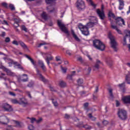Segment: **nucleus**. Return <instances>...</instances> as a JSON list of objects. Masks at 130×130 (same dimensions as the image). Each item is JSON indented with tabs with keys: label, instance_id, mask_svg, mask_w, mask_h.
<instances>
[{
	"label": "nucleus",
	"instance_id": "nucleus-1",
	"mask_svg": "<svg viewBox=\"0 0 130 130\" xmlns=\"http://www.w3.org/2000/svg\"><path fill=\"white\" fill-rule=\"evenodd\" d=\"M90 22L87 23L85 25H82V23H79L78 24V28L82 32L83 35L85 36H88L89 35V28H92L96 24H98V20L97 18L94 16L90 17L89 18Z\"/></svg>",
	"mask_w": 130,
	"mask_h": 130
},
{
	"label": "nucleus",
	"instance_id": "nucleus-2",
	"mask_svg": "<svg viewBox=\"0 0 130 130\" xmlns=\"http://www.w3.org/2000/svg\"><path fill=\"white\" fill-rule=\"evenodd\" d=\"M25 57L27 58H28V59H29V60L31 61L33 66H34L36 70L37 75H38V76H39L41 81H42L43 82H44V83H45V82H46V79H45L44 77L42 76V75L40 73V71H39V70H38V68H37V67L36 66V64L35 63V62H34V60H33V59L30 58V56H29L28 55H25Z\"/></svg>",
	"mask_w": 130,
	"mask_h": 130
},
{
	"label": "nucleus",
	"instance_id": "nucleus-3",
	"mask_svg": "<svg viewBox=\"0 0 130 130\" xmlns=\"http://www.w3.org/2000/svg\"><path fill=\"white\" fill-rule=\"evenodd\" d=\"M108 17L109 18H113V19H114V20H115L116 22V24H117L118 25H119V26H120V25H121V24L120 23H119V22H122V24L124 25H125V22L124 21V20H123V19L121 18V17H115V15L114 14V13H113L112 12V11H109L108 13Z\"/></svg>",
	"mask_w": 130,
	"mask_h": 130
},
{
	"label": "nucleus",
	"instance_id": "nucleus-4",
	"mask_svg": "<svg viewBox=\"0 0 130 130\" xmlns=\"http://www.w3.org/2000/svg\"><path fill=\"white\" fill-rule=\"evenodd\" d=\"M93 46L96 49H99L102 51L105 50V45H104V44H103V42L99 40L95 39L93 40Z\"/></svg>",
	"mask_w": 130,
	"mask_h": 130
},
{
	"label": "nucleus",
	"instance_id": "nucleus-5",
	"mask_svg": "<svg viewBox=\"0 0 130 130\" xmlns=\"http://www.w3.org/2000/svg\"><path fill=\"white\" fill-rule=\"evenodd\" d=\"M117 115L118 117L121 119V120H126L127 118V113L124 109H118Z\"/></svg>",
	"mask_w": 130,
	"mask_h": 130
},
{
	"label": "nucleus",
	"instance_id": "nucleus-6",
	"mask_svg": "<svg viewBox=\"0 0 130 130\" xmlns=\"http://www.w3.org/2000/svg\"><path fill=\"white\" fill-rule=\"evenodd\" d=\"M57 24L58 27L60 28L61 31L65 33V34H67V37H69L70 36V32H69L68 28L66 27V25H64V24L61 22V20H57Z\"/></svg>",
	"mask_w": 130,
	"mask_h": 130
},
{
	"label": "nucleus",
	"instance_id": "nucleus-7",
	"mask_svg": "<svg viewBox=\"0 0 130 130\" xmlns=\"http://www.w3.org/2000/svg\"><path fill=\"white\" fill-rule=\"evenodd\" d=\"M108 37L110 40L111 47L113 48L114 51H117V42H116L115 38L110 34H109Z\"/></svg>",
	"mask_w": 130,
	"mask_h": 130
},
{
	"label": "nucleus",
	"instance_id": "nucleus-8",
	"mask_svg": "<svg viewBox=\"0 0 130 130\" xmlns=\"http://www.w3.org/2000/svg\"><path fill=\"white\" fill-rule=\"evenodd\" d=\"M96 12L101 20H104L105 18V13H104V5H102L101 10L100 9H96Z\"/></svg>",
	"mask_w": 130,
	"mask_h": 130
},
{
	"label": "nucleus",
	"instance_id": "nucleus-9",
	"mask_svg": "<svg viewBox=\"0 0 130 130\" xmlns=\"http://www.w3.org/2000/svg\"><path fill=\"white\" fill-rule=\"evenodd\" d=\"M109 20L111 23V27L112 28V29L116 30V31L118 32V34H122V33L121 32V30L118 29L117 26L115 25V21L113 20H112L111 18H110Z\"/></svg>",
	"mask_w": 130,
	"mask_h": 130
},
{
	"label": "nucleus",
	"instance_id": "nucleus-10",
	"mask_svg": "<svg viewBox=\"0 0 130 130\" xmlns=\"http://www.w3.org/2000/svg\"><path fill=\"white\" fill-rule=\"evenodd\" d=\"M76 7L79 11L83 10V9H85V2L83 1V0H78Z\"/></svg>",
	"mask_w": 130,
	"mask_h": 130
},
{
	"label": "nucleus",
	"instance_id": "nucleus-11",
	"mask_svg": "<svg viewBox=\"0 0 130 130\" xmlns=\"http://www.w3.org/2000/svg\"><path fill=\"white\" fill-rule=\"evenodd\" d=\"M0 69H1V70H3V71H4V72H6V73H7V75H8L9 76H13V72H11V70H10L8 68H6V67H5L3 65H1Z\"/></svg>",
	"mask_w": 130,
	"mask_h": 130
},
{
	"label": "nucleus",
	"instance_id": "nucleus-12",
	"mask_svg": "<svg viewBox=\"0 0 130 130\" xmlns=\"http://www.w3.org/2000/svg\"><path fill=\"white\" fill-rule=\"evenodd\" d=\"M124 104H130V95L124 96L122 98Z\"/></svg>",
	"mask_w": 130,
	"mask_h": 130
},
{
	"label": "nucleus",
	"instance_id": "nucleus-13",
	"mask_svg": "<svg viewBox=\"0 0 130 130\" xmlns=\"http://www.w3.org/2000/svg\"><path fill=\"white\" fill-rule=\"evenodd\" d=\"M3 107L5 111H12L13 110L12 106H10V105L7 103L4 104Z\"/></svg>",
	"mask_w": 130,
	"mask_h": 130
},
{
	"label": "nucleus",
	"instance_id": "nucleus-14",
	"mask_svg": "<svg viewBox=\"0 0 130 130\" xmlns=\"http://www.w3.org/2000/svg\"><path fill=\"white\" fill-rule=\"evenodd\" d=\"M42 19H43L45 21H47L48 19H49V16H48V14L46 13L45 12H43L40 15Z\"/></svg>",
	"mask_w": 130,
	"mask_h": 130
},
{
	"label": "nucleus",
	"instance_id": "nucleus-15",
	"mask_svg": "<svg viewBox=\"0 0 130 130\" xmlns=\"http://www.w3.org/2000/svg\"><path fill=\"white\" fill-rule=\"evenodd\" d=\"M102 62L99 60H96V63H95V66L93 67V71H98L99 70V66L101 64Z\"/></svg>",
	"mask_w": 130,
	"mask_h": 130
},
{
	"label": "nucleus",
	"instance_id": "nucleus-16",
	"mask_svg": "<svg viewBox=\"0 0 130 130\" xmlns=\"http://www.w3.org/2000/svg\"><path fill=\"white\" fill-rule=\"evenodd\" d=\"M19 104L21 105H27L28 104V102H27V100H26L25 98H20L19 99Z\"/></svg>",
	"mask_w": 130,
	"mask_h": 130
},
{
	"label": "nucleus",
	"instance_id": "nucleus-17",
	"mask_svg": "<svg viewBox=\"0 0 130 130\" xmlns=\"http://www.w3.org/2000/svg\"><path fill=\"white\" fill-rule=\"evenodd\" d=\"M71 33L73 38L75 39V40H76V41H77V42H80L81 41V40L79 38V37H78V36L76 35L74 30H71Z\"/></svg>",
	"mask_w": 130,
	"mask_h": 130
},
{
	"label": "nucleus",
	"instance_id": "nucleus-18",
	"mask_svg": "<svg viewBox=\"0 0 130 130\" xmlns=\"http://www.w3.org/2000/svg\"><path fill=\"white\" fill-rule=\"evenodd\" d=\"M119 10H120V11L123 10V8L124 7V1H123V0H119Z\"/></svg>",
	"mask_w": 130,
	"mask_h": 130
},
{
	"label": "nucleus",
	"instance_id": "nucleus-19",
	"mask_svg": "<svg viewBox=\"0 0 130 130\" xmlns=\"http://www.w3.org/2000/svg\"><path fill=\"white\" fill-rule=\"evenodd\" d=\"M45 60L48 64V66H49V64L50 63V62L51 60H53V56H50V57L47 56L45 58Z\"/></svg>",
	"mask_w": 130,
	"mask_h": 130
},
{
	"label": "nucleus",
	"instance_id": "nucleus-20",
	"mask_svg": "<svg viewBox=\"0 0 130 130\" xmlns=\"http://www.w3.org/2000/svg\"><path fill=\"white\" fill-rule=\"evenodd\" d=\"M39 64L41 66V68L42 69L43 71L45 72L46 71V68L45 67V65H44V63L43 61L41 60H39Z\"/></svg>",
	"mask_w": 130,
	"mask_h": 130
},
{
	"label": "nucleus",
	"instance_id": "nucleus-21",
	"mask_svg": "<svg viewBox=\"0 0 130 130\" xmlns=\"http://www.w3.org/2000/svg\"><path fill=\"white\" fill-rule=\"evenodd\" d=\"M22 82H27L28 81V75L27 74H23L21 77Z\"/></svg>",
	"mask_w": 130,
	"mask_h": 130
},
{
	"label": "nucleus",
	"instance_id": "nucleus-22",
	"mask_svg": "<svg viewBox=\"0 0 130 130\" xmlns=\"http://www.w3.org/2000/svg\"><path fill=\"white\" fill-rule=\"evenodd\" d=\"M5 120H9V119H8L6 116L0 117V122H2L3 124H7V123L3 122L5 121Z\"/></svg>",
	"mask_w": 130,
	"mask_h": 130
},
{
	"label": "nucleus",
	"instance_id": "nucleus-23",
	"mask_svg": "<svg viewBox=\"0 0 130 130\" xmlns=\"http://www.w3.org/2000/svg\"><path fill=\"white\" fill-rule=\"evenodd\" d=\"M75 74H76V71H73L71 75H69L67 76L68 79L69 80H72L73 77L75 76Z\"/></svg>",
	"mask_w": 130,
	"mask_h": 130
},
{
	"label": "nucleus",
	"instance_id": "nucleus-24",
	"mask_svg": "<svg viewBox=\"0 0 130 130\" xmlns=\"http://www.w3.org/2000/svg\"><path fill=\"white\" fill-rule=\"evenodd\" d=\"M20 44L21 46L24 48V49L28 50V47H27V45H26V44H25V43H24L23 42H21Z\"/></svg>",
	"mask_w": 130,
	"mask_h": 130
},
{
	"label": "nucleus",
	"instance_id": "nucleus-25",
	"mask_svg": "<svg viewBox=\"0 0 130 130\" xmlns=\"http://www.w3.org/2000/svg\"><path fill=\"white\" fill-rule=\"evenodd\" d=\"M15 123L16 124V125L15 126L16 127H21L22 126V125H21V122L19 121H15Z\"/></svg>",
	"mask_w": 130,
	"mask_h": 130
},
{
	"label": "nucleus",
	"instance_id": "nucleus-26",
	"mask_svg": "<svg viewBox=\"0 0 130 130\" xmlns=\"http://www.w3.org/2000/svg\"><path fill=\"white\" fill-rule=\"evenodd\" d=\"M118 87L120 88V89H122V88L125 87V82H123L121 84H120L118 85Z\"/></svg>",
	"mask_w": 130,
	"mask_h": 130
},
{
	"label": "nucleus",
	"instance_id": "nucleus-27",
	"mask_svg": "<svg viewBox=\"0 0 130 130\" xmlns=\"http://www.w3.org/2000/svg\"><path fill=\"white\" fill-rule=\"evenodd\" d=\"M0 22L3 25H6L7 26H9V23L6 20H3V21H2V20H0Z\"/></svg>",
	"mask_w": 130,
	"mask_h": 130
},
{
	"label": "nucleus",
	"instance_id": "nucleus-28",
	"mask_svg": "<svg viewBox=\"0 0 130 130\" xmlns=\"http://www.w3.org/2000/svg\"><path fill=\"white\" fill-rule=\"evenodd\" d=\"M59 86H60L62 88H63L67 86V83L63 81H60L59 82Z\"/></svg>",
	"mask_w": 130,
	"mask_h": 130
},
{
	"label": "nucleus",
	"instance_id": "nucleus-29",
	"mask_svg": "<svg viewBox=\"0 0 130 130\" xmlns=\"http://www.w3.org/2000/svg\"><path fill=\"white\" fill-rule=\"evenodd\" d=\"M88 115L89 118L91 119V120H95L96 118H95L94 116H93V115H92V114L89 113V114H88Z\"/></svg>",
	"mask_w": 130,
	"mask_h": 130
},
{
	"label": "nucleus",
	"instance_id": "nucleus-30",
	"mask_svg": "<svg viewBox=\"0 0 130 130\" xmlns=\"http://www.w3.org/2000/svg\"><path fill=\"white\" fill-rule=\"evenodd\" d=\"M109 94H110V99H113V93H112V89H110L109 90Z\"/></svg>",
	"mask_w": 130,
	"mask_h": 130
},
{
	"label": "nucleus",
	"instance_id": "nucleus-31",
	"mask_svg": "<svg viewBox=\"0 0 130 130\" xmlns=\"http://www.w3.org/2000/svg\"><path fill=\"white\" fill-rule=\"evenodd\" d=\"M77 83L78 86H82V84H83V79H79L77 80Z\"/></svg>",
	"mask_w": 130,
	"mask_h": 130
},
{
	"label": "nucleus",
	"instance_id": "nucleus-32",
	"mask_svg": "<svg viewBox=\"0 0 130 130\" xmlns=\"http://www.w3.org/2000/svg\"><path fill=\"white\" fill-rule=\"evenodd\" d=\"M83 127H84V128H86V129H91V128H92V126H91L87 124L83 125Z\"/></svg>",
	"mask_w": 130,
	"mask_h": 130
},
{
	"label": "nucleus",
	"instance_id": "nucleus-33",
	"mask_svg": "<svg viewBox=\"0 0 130 130\" xmlns=\"http://www.w3.org/2000/svg\"><path fill=\"white\" fill-rule=\"evenodd\" d=\"M47 5H51L55 0H45Z\"/></svg>",
	"mask_w": 130,
	"mask_h": 130
},
{
	"label": "nucleus",
	"instance_id": "nucleus-34",
	"mask_svg": "<svg viewBox=\"0 0 130 130\" xmlns=\"http://www.w3.org/2000/svg\"><path fill=\"white\" fill-rule=\"evenodd\" d=\"M13 21H14V23L19 24V23H20L21 20L20 19L13 18Z\"/></svg>",
	"mask_w": 130,
	"mask_h": 130
},
{
	"label": "nucleus",
	"instance_id": "nucleus-35",
	"mask_svg": "<svg viewBox=\"0 0 130 130\" xmlns=\"http://www.w3.org/2000/svg\"><path fill=\"white\" fill-rule=\"evenodd\" d=\"M78 60H79V61H81V62H82V63H83V64H84V66H87V62H83V59L82 58V57H80L78 58Z\"/></svg>",
	"mask_w": 130,
	"mask_h": 130
},
{
	"label": "nucleus",
	"instance_id": "nucleus-36",
	"mask_svg": "<svg viewBox=\"0 0 130 130\" xmlns=\"http://www.w3.org/2000/svg\"><path fill=\"white\" fill-rule=\"evenodd\" d=\"M129 75H126L125 77V81L127 82V84H130V82L129 81Z\"/></svg>",
	"mask_w": 130,
	"mask_h": 130
},
{
	"label": "nucleus",
	"instance_id": "nucleus-37",
	"mask_svg": "<svg viewBox=\"0 0 130 130\" xmlns=\"http://www.w3.org/2000/svg\"><path fill=\"white\" fill-rule=\"evenodd\" d=\"M47 44H48L45 42H43V43H40L38 46V47H41V46H42L43 45H47Z\"/></svg>",
	"mask_w": 130,
	"mask_h": 130
},
{
	"label": "nucleus",
	"instance_id": "nucleus-38",
	"mask_svg": "<svg viewBox=\"0 0 130 130\" xmlns=\"http://www.w3.org/2000/svg\"><path fill=\"white\" fill-rule=\"evenodd\" d=\"M21 30L25 31V32H28V29L26 28V26H25V25L21 26Z\"/></svg>",
	"mask_w": 130,
	"mask_h": 130
},
{
	"label": "nucleus",
	"instance_id": "nucleus-39",
	"mask_svg": "<svg viewBox=\"0 0 130 130\" xmlns=\"http://www.w3.org/2000/svg\"><path fill=\"white\" fill-rule=\"evenodd\" d=\"M9 8L11 9V11H15V6L13 4H10L9 5Z\"/></svg>",
	"mask_w": 130,
	"mask_h": 130
},
{
	"label": "nucleus",
	"instance_id": "nucleus-40",
	"mask_svg": "<svg viewBox=\"0 0 130 130\" xmlns=\"http://www.w3.org/2000/svg\"><path fill=\"white\" fill-rule=\"evenodd\" d=\"M87 2H89L92 7H96V5L94 4V3L92 2V0H86Z\"/></svg>",
	"mask_w": 130,
	"mask_h": 130
},
{
	"label": "nucleus",
	"instance_id": "nucleus-41",
	"mask_svg": "<svg viewBox=\"0 0 130 130\" xmlns=\"http://www.w3.org/2000/svg\"><path fill=\"white\" fill-rule=\"evenodd\" d=\"M61 70L64 74H66V73H67V68H64L62 67V66H61Z\"/></svg>",
	"mask_w": 130,
	"mask_h": 130
},
{
	"label": "nucleus",
	"instance_id": "nucleus-42",
	"mask_svg": "<svg viewBox=\"0 0 130 130\" xmlns=\"http://www.w3.org/2000/svg\"><path fill=\"white\" fill-rule=\"evenodd\" d=\"M5 41L7 43H8L11 41V39L10 38V37H7V38H6Z\"/></svg>",
	"mask_w": 130,
	"mask_h": 130
},
{
	"label": "nucleus",
	"instance_id": "nucleus-43",
	"mask_svg": "<svg viewBox=\"0 0 130 130\" xmlns=\"http://www.w3.org/2000/svg\"><path fill=\"white\" fill-rule=\"evenodd\" d=\"M16 67H18V69H20V70H24V68L21 66V64H16Z\"/></svg>",
	"mask_w": 130,
	"mask_h": 130
},
{
	"label": "nucleus",
	"instance_id": "nucleus-44",
	"mask_svg": "<svg viewBox=\"0 0 130 130\" xmlns=\"http://www.w3.org/2000/svg\"><path fill=\"white\" fill-rule=\"evenodd\" d=\"M123 45H126V37H124Z\"/></svg>",
	"mask_w": 130,
	"mask_h": 130
},
{
	"label": "nucleus",
	"instance_id": "nucleus-45",
	"mask_svg": "<svg viewBox=\"0 0 130 130\" xmlns=\"http://www.w3.org/2000/svg\"><path fill=\"white\" fill-rule=\"evenodd\" d=\"M28 129L34 130V126H33V125H29L28 126Z\"/></svg>",
	"mask_w": 130,
	"mask_h": 130
},
{
	"label": "nucleus",
	"instance_id": "nucleus-46",
	"mask_svg": "<svg viewBox=\"0 0 130 130\" xmlns=\"http://www.w3.org/2000/svg\"><path fill=\"white\" fill-rule=\"evenodd\" d=\"M125 37H130V30L126 31Z\"/></svg>",
	"mask_w": 130,
	"mask_h": 130
},
{
	"label": "nucleus",
	"instance_id": "nucleus-47",
	"mask_svg": "<svg viewBox=\"0 0 130 130\" xmlns=\"http://www.w3.org/2000/svg\"><path fill=\"white\" fill-rule=\"evenodd\" d=\"M12 103H13L14 104H17L18 103H19V102H18L17 101V100H12Z\"/></svg>",
	"mask_w": 130,
	"mask_h": 130
},
{
	"label": "nucleus",
	"instance_id": "nucleus-48",
	"mask_svg": "<svg viewBox=\"0 0 130 130\" xmlns=\"http://www.w3.org/2000/svg\"><path fill=\"white\" fill-rule=\"evenodd\" d=\"M103 124H104V125H107V124H108V121L107 120H104L103 121Z\"/></svg>",
	"mask_w": 130,
	"mask_h": 130
},
{
	"label": "nucleus",
	"instance_id": "nucleus-49",
	"mask_svg": "<svg viewBox=\"0 0 130 130\" xmlns=\"http://www.w3.org/2000/svg\"><path fill=\"white\" fill-rule=\"evenodd\" d=\"M66 53L67 54H68V55H70V56L72 55V53L71 52V51L69 50H67L66 51Z\"/></svg>",
	"mask_w": 130,
	"mask_h": 130
},
{
	"label": "nucleus",
	"instance_id": "nucleus-50",
	"mask_svg": "<svg viewBox=\"0 0 130 130\" xmlns=\"http://www.w3.org/2000/svg\"><path fill=\"white\" fill-rule=\"evenodd\" d=\"M120 105V103L118 101H116V107H118Z\"/></svg>",
	"mask_w": 130,
	"mask_h": 130
},
{
	"label": "nucleus",
	"instance_id": "nucleus-51",
	"mask_svg": "<svg viewBox=\"0 0 130 130\" xmlns=\"http://www.w3.org/2000/svg\"><path fill=\"white\" fill-rule=\"evenodd\" d=\"M30 121L31 123H34V121H36V118H32L30 119Z\"/></svg>",
	"mask_w": 130,
	"mask_h": 130
},
{
	"label": "nucleus",
	"instance_id": "nucleus-52",
	"mask_svg": "<svg viewBox=\"0 0 130 130\" xmlns=\"http://www.w3.org/2000/svg\"><path fill=\"white\" fill-rule=\"evenodd\" d=\"M13 26L15 28H18V27H19V23H17L14 22V24H13Z\"/></svg>",
	"mask_w": 130,
	"mask_h": 130
},
{
	"label": "nucleus",
	"instance_id": "nucleus-53",
	"mask_svg": "<svg viewBox=\"0 0 130 130\" xmlns=\"http://www.w3.org/2000/svg\"><path fill=\"white\" fill-rule=\"evenodd\" d=\"M55 58H56V61H59V60H60L61 57L59 56H56Z\"/></svg>",
	"mask_w": 130,
	"mask_h": 130
},
{
	"label": "nucleus",
	"instance_id": "nucleus-54",
	"mask_svg": "<svg viewBox=\"0 0 130 130\" xmlns=\"http://www.w3.org/2000/svg\"><path fill=\"white\" fill-rule=\"evenodd\" d=\"M12 44H13L14 45H19V43H18V41H13L12 42Z\"/></svg>",
	"mask_w": 130,
	"mask_h": 130
},
{
	"label": "nucleus",
	"instance_id": "nucleus-55",
	"mask_svg": "<svg viewBox=\"0 0 130 130\" xmlns=\"http://www.w3.org/2000/svg\"><path fill=\"white\" fill-rule=\"evenodd\" d=\"M42 121V118H39L38 120H36L37 123H39L40 122H41Z\"/></svg>",
	"mask_w": 130,
	"mask_h": 130
},
{
	"label": "nucleus",
	"instance_id": "nucleus-56",
	"mask_svg": "<svg viewBox=\"0 0 130 130\" xmlns=\"http://www.w3.org/2000/svg\"><path fill=\"white\" fill-rule=\"evenodd\" d=\"M9 93L11 95V96H16V94L13 92L10 91Z\"/></svg>",
	"mask_w": 130,
	"mask_h": 130
},
{
	"label": "nucleus",
	"instance_id": "nucleus-57",
	"mask_svg": "<svg viewBox=\"0 0 130 130\" xmlns=\"http://www.w3.org/2000/svg\"><path fill=\"white\" fill-rule=\"evenodd\" d=\"M2 6H3V7H5V8H8V4H7V3H2Z\"/></svg>",
	"mask_w": 130,
	"mask_h": 130
},
{
	"label": "nucleus",
	"instance_id": "nucleus-58",
	"mask_svg": "<svg viewBox=\"0 0 130 130\" xmlns=\"http://www.w3.org/2000/svg\"><path fill=\"white\" fill-rule=\"evenodd\" d=\"M64 117H65V118H66V119H69V118H70V116L69 115H68V114H66Z\"/></svg>",
	"mask_w": 130,
	"mask_h": 130
},
{
	"label": "nucleus",
	"instance_id": "nucleus-59",
	"mask_svg": "<svg viewBox=\"0 0 130 130\" xmlns=\"http://www.w3.org/2000/svg\"><path fill=\"white\" fill-rule=\"evenodd\" d=\"M53 104L55 106H57L58 104L57 102H56V101H52Z\"/></svg>",
	"mask_w": 130,
	"mask_h": 130
},
{
	"label": "nucleus",
	"instance_id": "nucleus-60",
	"mask_svg": "<svg viewBox=\"0 0 130 130\" xmlns=\"http://www.w3.org/2000/svg\"><path fill=\"white\" fill-rule=\"evenodd\" d=\"M49 13H53L55 12V9L53 8L52 10H48Z\"/></svg>",
	"mask_w": 130,
	"mask_h": 130
},
{
	"label": "nucleus",
	"instance_id": "nucleus-61",
	"mask_svg": "<svg viewBox=\"0 0 130 130\" xmlns=\"http://www.w3.org/2000/svg\"><path fill=\"white\" fill-rule=\"evenodd\" d=\"M26 93L28 94V96L29 98H32V97L31 96V94H30V92L27 91Z\"/></svg>",
	"mask_w": 130,
	"mask_h": 130
},
{
	"label": "nucleus",
	"instance_id": "nucleus-62",
	"mask_svg": "<svg viewBox=\"0 0 130 130\" xmlns=\"http://www.w3.org/2000/svg\"><path fill=\"white\" fill-rule=\"evenodd\" d=\"M88 106H89V103H85V104H84V107L87 108V107H88Z\"/></svg>",
	"mask_w": 130,
	"mask_h": 130
},
{
	"label": "nucleus",
	"instance_id": "nucleus-63",
	"mask_svg": "<svg viewBox=\"0 0 130 130\" xmlns=\"http://www.w3.org/2000/svg\"><path fill=\"white\" fill-rule=\"evenodd\" d=\"M99 89V88L98 87V86H96V88H95V90L94 91V93H97V92H98Z\"/></svg>",
	"mask_w": 130,
	"mask_h": 130
},
{
	"label": "nucleus",
	"instance_id": "nucleus-64",
	"mask_svg": "<svg viewBox=\"0 0 130 130\" xmlns=\"http://www.w3.org/2000/svg\"><path fill=\"white\" fill-rule=\"evenodd\" d=\"M7 130H13V128L11 127V126H9L7 128Z\"/></svg>",
	"mask_w": 130,
	"mask_h": 130
}]
</instances>
